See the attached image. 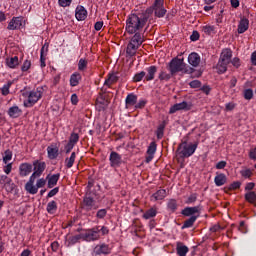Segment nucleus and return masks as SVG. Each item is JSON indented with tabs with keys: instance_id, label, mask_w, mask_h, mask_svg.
<instances>
[{
	"instance_id": "412c9836",
	"label": "nucleus",
	"mask_w": 256,
	"mask_h": 256,
	"mask_svg": "<svg viewBox=\"0 0 256 256\" xmlns=\"http://www.w3.org/2000/svg\"><path fill=\"white\" fill-rule=\"evenodd\" d=\"M216 187H223L227 183V176L223 173L217 174L214 178Z\"/></svg>"
},
{
	"instance_id": "f3484780",
	"label": "nucleus",
	"mask_w": 256,
	"mask_h": 256,
	"mask_svg": "<svg viewBox=\"0 0 256 256\" xmlns=\"http://www.w3.org/2000/svg\"><path fill=\"white\" fill-rule=\"evenodd\" d=\"M21 25H23V19L16 17L9 22L7 29H9V31H15V29H21Z\"/></svg>"
},
{
	"instance_id": "aec40b11",
	"label": "nucleus",
	"mask_w": 256,
	"mask_h": 256,
	"mask_svg": "<svg viewBox=\"0 0 256 256\" xmlns=\"http://www.w3.org/2000/svg\"><path fill=\"white\" fill-rule=\"evenodd\" d=\"M75 15L78 21H85L87 19V10L83 6H77Z\"/></svg>"
},
{
	"instance_id": "2f4dec72",
	"label": "nucleus",
	"mask_w": 256,
	"mask_h": 256,
	"mask_svg": "<svg viewBox=\"0 0 256 256\" xmlns=\"http://www.w3.org/2000/svg\"><path fill=\"white\" fill-rule=\"evenodd\" d=\"M167 195V191L165 190H158L156 193L152 195V197L155 199V201H161L165 199V196Z\"/></svg>"
},
{
	"instance_id": "b1692460",
	"label": "nucleus",
	"mask_w": 256,
	"mask_h": 256,
	"mask_svg": "<svg viewBox=\"0 0 256 256\" xmlns=\"http://www.w3.org/2000/svg\"><path fill=\"white\" fill-rule=\"evenodd\" d=\"M47 153L49 159H57V157H59V148L55 146H48Z\"/></svg>"
},
{
	"instance_id": "4be33fe9",
	"label": "nucleus",
	"mask_w": 256,
	"mask_h": 256,
	"mask_svg": "<svg viewBox=\"0 0 256 256\" xmlns=\"http://www.w3.org/2000/svg\"><path fill=\"white\" fill-rule=\"evenodd\" d=\"M146 71L145 81H153L155 79V73H157V66H150Z\"/></svg>"
},
{
	"instance_id": "864d4df0",
	"label": "nucleus",
	"mask_w": 256,
	"mask_h": 256,
	"mask_svg": "<svg viewBox=\"0 0 256 256\" xmlns=\"http://www.w3.org/2000/svg\"><path fill=\"white\" fill-rule=\"evenodd\" d=\"M12 157H13V153H11V151L7 150L5 152V156L3 157V162L7 163L8 161H11Z\"/></svg>"
},
{
	"instance_id": "393cba45",
	"label": "nucleus",
	"mask_w": 256,
	"mask_h": 256,
	"mask_svg": "<svg viewBox=\"0 0 256 256\" xmlns=\"http://www.w3.org/2000/svg\"><path fill=\"white\" fill-rule=\"evenodd\" d=\"M8 115L12 117V119H17V117L21 115V109H19V106H12L8 110Z\"/></svg>"
},
{
	"instance_id": "cd10ccee",
	"label": "nucleus",
	"mask_w": 256,
	"mask_h": 256,
	"mask_svg": "<svg viewBox=\"0 0 256 256\" xmlns=\"http://www.w3.org/2000/svg\"><path fill=\"white\" fill-rule=\"evenodd\" d=\"M177 255L179 256H187V253H189V248L181 243L177 244L176 247Z\"/></svg>"
},
{
	"instance_id": "338daca9",
	"label": "nucleus",
	"mask_w": 256,
	"mask_h": 256,
	"mask_svg": "<svg viewBox=\"0 0 256 256\" xmlns=\"http://www.w3.org/2000/svg\"><path fill=\"white\" fill-rule=\"evenodd\" d=\"M250 159L256 161V148L252 149L249 154Z\"/></svg>"
},
{
	"instance_id": "ddd939ff",
	"label": "nucleus",
	"mask_w": 256,
	"mask_h": 256,
	"mask_svg": "<svg viewBox=\"0 0 256 256\" xmlns=\"http://www.w3.org/2000/svg\"><path fill=\"white\" fill-rule=\"evenodd\" d=\"M191 110V104L183 101L181 103L174 104L170 110V115H173V113H177V111H189Z\"/></svg>"
},
{
	"instance_id": "052dcab7",
	"label": "nucleus",
	"mask_w": 256,
	"mask_h": 256,
	"mask_svg": "<svg viewBox=\"0 0 256 256\" xmlns=\"http://www.w3.org/2000/svg\"><path fill=\"white\" fill-rule=\"evenodd\" d=\"M196 201H197V194H192L188 197L186 203L191 204V203H195Z\"/></svg>"
},
{
	"instance_id": "bb28decb",
	"label": "nucleus",
	"mask_w": 256,
	"mask_h": 256,
	"mask_svg": "<svg viewBox=\"0 0 256 256\" xmlns=\"http://www.w3.org/2000/svg\"><path fill=\"white\" fill-rule=\"evenodd\" d=\"M197 219H199V217L190 216V218H188L186 221H184V223L182 225V229H189L190 227H193V225H195V221H197Z\"/></svg>"
},
{
	"instance_id": "2eb2a0df",
	"label": "nucleus",
	"mask_w": 256,
	"mask_h": 256,
	"mask_svg": "<svg viewBox=\"0 0 256 256\" xmlns=\"http://www.w3.org/2000/svg\"><path fill=\"white\" fill-rule=\"evenodd\" d=\"M33 171V165L30 163H22L19 166V175L20 177H27Z\"/></svg>"
},
{
	"instance_id": "5fc2aeb1",
	"label": "nucleus",
	"mask_w": 256,
	"mask_h": 256,
	"mask_svg": "<svg viewBox=\"0 0 256 256\" xmlns=\"http://www.w3.org/2000/svg\"><path fill=\"white\" fill-rule=\"evenodd\" d=\"M168 209H170V211H175L177 209V201L170 200L168 202Z\"/></svg>"
},
{
	"instance_id": "6e6d98bb",
	"label": "nucleus",
	"mask_w": 256,
	"mask_h": 256,
	"mask_svg": "<svg viewBox=\"0 0 256 256\" xmlns=\"http://www.w3.org/2000/svg\"><path fill=\"white\" fill-rule=\"evenodd\" d=\"M190 87L192 89H199V87H201V81L199 80H194L190 82Z\"/></svg>"
},
{
	"instance_id": "8fccbe9b",
	"label": "nucleus",
	"mask_w": 256,
	"mask_h": 256,
	"mask_svg": "<svg viewBox=\"0 0 256 256\" xmlns=\"http://www.w3.org/2000/svg\"><path fill=\"white\" fill-rule=\"evenodd\" d=\"M106 216H107V209H100L96 213V217L98 219H105Z\"/></svg>"
},
{
	"instance_id": "4468645a",
	"label": "nucleus",
	"mask_w": 256,
	"mask_h": 256,
	"mask_svg": "<svg viewBox=\"0 0 256 256\" xmlns=\"http://www.w3.org/2000/svg\"><path fill=\"white\" fill-rule=\"evenodd\" d=\"M109 253H111V249L107 244H99L93 250V255H109Z\"/></svg>"
},
{
	"instance_id": "a878e982",
	"label": "nucleus",
	"mask_w": 256,
	"mask_h": 256,
	"mask_svg": "<svg viewBox=\"0 0 256 256\" xmlns=\"http://www.w3.org/2000/svg\"><path fill=\"white\" fill-rule=\"evenodd\" d=\"M60 174H53L52 176H47L48 179V188L53 189L55 185H57V181H59Z\"/></svg>"
},
{
	"instance_id": "9d476101",
	"label": "nucleus",
	"mask_w": 256,
	"mask_h": 256,
	"mask_svg": "<svg viewBox=\"0 0 256 256\" xmlns=\"http://www.w3.org/2000/svg\"><path fill=\"white\" fill-rule=\"evenodd\" d=\"M202 209L203 207H201V205L186 207L182 210L181 213L184 215V217H200Z\"/></svg>"
},
{
	"instance_id": "3c124183",
	"label": "nucleus",
	"mask_w": 256,
	"mask_h": 256,
	"mask_svg": "<svg viewBox=\"0 0 256 256\" xmlns=\"http://www.w3.org/2000/svg\"><path fill=\"white\" fill-rule=\"evenodd\" d=\"M240 174L242 175V177H245V179H249V177L253 175V172L251 171V169H245L240 171Z\"/></svg>"
},
{
	"instance_id": "680f3d73",
	"label": "nucleus",
	"mask_w": 256,
	"mask_h": 256,
	"mask_svg": "<svg viewBox=\"0 0 256 256\" xmlns=\"http://www.w3.org/2000/svg\"><path fill=\"white\" fill-rule=\"evenodd\" d=\"M10 87H11V83L5 84L2 87V95H7L9 93Z\"/></svg>"
},
{
	"instance_id": "9b49d317",
	"label": "nucleus",
	"mask_w": 256,
	"mask_h": 256,
	"mask_svg": "<svg viewBox=\"0 0 256 256\" xmlns=\"http://www.w3.org/2000/svg\"><path fill=\"white\" fill-rule=\"evenodd\" d=\"M109 161H110V167H112V169H117L121 165H123V157L121 156V154L115 151H112L110 153Z\"/></svg>"
},
{
	"instance_id": "7ed1b4c3",
	"label": "nucleus",
	"mask_w": 256,
	"mask_h": 256,
	"mask_svg": "<svg viewBox=\"0 0 256 256\" xmlns=\"http://www.w3.org/2000/svg\"><path fill=\"white\" fill-rule=\"evenodd\" d=\"M168 71H170V74L173 76V75H177V73L181 71H184V73H193L195 69L191 67L185 68V62L183 58L182 59L174 58L168 64Z\"/></svg>"
},
{
	"instance_id": "c756f323",
	"label": "nucleus",
	"mask_w": 256,
	"mask_h": 256,
	"mask_svg": "<svg viewBox=\"0 0 256 256\" xmlns=\"http://www.w3.org/2000/svg\"><path fill=\"white\" fill-rule=\"evenodd\" d=\"M137 103V95L135 94H128L126 97V106L133 107Z\"/></svg>"
},
{
	"instance_id": "0eeeda50",
	"label": "nucleus",
	"mask_w": 256,
	"mask_h": 256,
	"mask_svg": "<svg viewBox=\"0 0 256 256\" xmlns=\"http://www.w3.org/2000/svg\"><path fill=\"white\" fill-rule=\"evenodd\" d=\"M43 95V88L39 87L36 90H33L28 95V101L24 102L25 107H33L37 101L41 99Z\"/></svg>"
},
{
	"instance_id": "a211bd4d",
	"label": "nucleus",
	"mask_w": 256,
	"mask_h": 256,
	"mask_svg": "<svg viewBox=\"0 0 256 256\" xmlns=\"http://www.w3.org/2000/svg\"><path fill=\"white\" fill-rule=\"evenodd\" d=\"M33 167H34V173H36V175H39L41 177V175H43V171H45L47 167V164H45V162L35 160L33 162Z\"/></svg>"
},
{
	"instance_id": "a18cd8bd",
	"label": "nucleus",
	"mask_w": 256,
	"mask_h": 256,
	"mask_svg": "<svg viewBox=\"0 0 256 256\" xmlns=\"http://www.w3.org/2000/svg\"><path fill=\"white\" fill-rule=\"evenodd\" d=\"M158 79H160V81H169V79H171V74H167L166 72L161 71Z\"/></svg>"
},
{
	"instance_id": "37998d69",
	"label": "nucleus",
	"mask_w": 256,
	"mask_h": 256,
	"mask_svg": "<svg viewBox=\"0 0 256 256\" xmlns=\"http://www.w3.org/2000/svg\"><path fill=\"white\" fill-rule=\"evenodd\" d=\"M145 75H146L145 71H141V72L135 74L133 81L135 83H139V81H143Z\"/></svg>"
},
{
	"instance_id": "e2e57ef3",
	"label": "nucleus",
	"mask_w": 256,
	"mask_h": 256,
	"mask_svg": "<svg viewBox=\"0 0 256 256\" xmlns=\"http://www.w3.org/2000/svg\"><path fill=\"white\" fill-rule=\"evenodd\" d=\"M191 41H199V32L193 31L190 36Z\"/></svg>"
},
{
	"instance_id": "6ab92c4d",
	"label": "nucleus",
	"mask_w": 256,
	"mask_h": 256,
	"mask_svg": "<svg viewBox=\"0 0 256 256\" xmlns=\"http://www.w3.org/2000/svg\"><path fill=\"white\" fill-rule=\"evenodd\" d=\"M188 63L192 65V67H199V63H201V56L196 52H192L188 56Z\"/></svg>"
},
{
	"instance_id": "79ce46f5",
	"label": "nucleus",
	"mask_w": 256,
	"mask_h": 256,
	"mask_svg": "<svg viewBox=\"0 0 256 256\" xmlns=\"http://www.w3.org/2000/svg\"><path fill=\"white\" fill-rule=\"evenodd\" d=\"M157 151V144L155 142H151L148 150H147V154L148 155H155V152Z\"/></svg>"
},
{
	"instance_id": "423d86ee",
	"label": "nucleus",
	"mask_w": 256,
	"mask_h": 256,
	"mask_svg": "<svg viewBox=\"0 0 256 256\" xmlns=\"http://www.w3.org/2000/svg\"><path fill=\"white\" fill-rule=\"evenodd\" d=\"M165 0H155L152 7L148 8L151 9V15H153V12L155 14V17L161 18L165 17L167 13V9H165L164 6Z\"/></svg>"
},
{
	"instance_id": "473e14b6",
	"label": "nucleus",
	"mask_w": 256,
	"mask_h": 256,
	"mask_svg": "<svg viewBox=\"0 0 256 256\" xmlns=\"http://www.w3.org/2000/svg\"><path fill=\"white\" fill-rule=\"evenodd\" d=\"M245 199L248 201V203H252V205H255L256 202V193L255 192H248L245 194Z\"/></svg>"
},
{
	"instance_id": "72a5a7b5",
	"label": "nucleus",
	"mask_w": 256,
	"mask_h": 256,
	"mask_svg": "<svg viewBox=\"0 0 256 256\" xmlns=\"http://www.w3.org/2000/svg\"><path fill=\"white\" fill-rule=\"evenodd\" d=\"M155 215H157V210H155L154 208H150L143 214V218L152 219V217H155Z\"/></svg>"
},
{
	"instance_id": "49530a36",
	"label": "nucleus",
	"mask_w": 256,
	"mask_h": 256,
	"mask_svg": "<svg viewBox=\"0 0 256 256\" xmlns=\"http://www.w3.org/2000/svg\"><path fill=\"white\" fill-rule=\"evenodd\" d=\"M7 193H13L15 189V183H13V180L11 182H8L7 184L4 185Z\"/></svg>"
},
{
	"instance_id": "ea45409f",
	"label": "nucleus",
	"mask_w": 256,
	"mask_h": 256,
	"mask_svg": "<svg viewBox=\"0 0 256 256\" xmlns=\"http://www.w3.org/2000/svg\"><path fill=\"white\" fill-rule=\"evenodd\" d=\"M243 96H244V99H246L247 101H251V99H253V89L251 88L245 89L243 91Z\"/></svg>"
},
{
	"instance_id": "4d7b16f0",
	"label": "nucleus",
	"mask_w": 256,
	"mask_h": 256,
	"mask_svg": "<svg viewBox=\"0 0 256 256\" xmlns=\"http://www.w3.org/2000/svg\"><path fill=\"white\" fill-rule=\"evenodd\" d=\"M240 187H241V182L236 181V182H233L232 184H230L229 190L234 191L235 189H239Z\"/></svg>"
},
{
	"instance_id": "69168bd1",
	"label": "nucleus",
	"mask_w": 256,
	"mask_h": 256,
	"mask_svg": "<svg viewBox=\"0 0 256 256\" xmlns=\"http://www.w3.org/2000/svg\"><path fill=\"white\" fill-rule=\"evenodd\" d=\"M95 31H101L103 29V21H98L94 25Z\"/></svg>"
},
{
	"instance_id": "c9c22d12",
	"label": "nucleus",
	"mask_w": 256,
	"mask_h": 256,
	"mask_svg": "<svg viewBox=\"0 0 256 256\" xmlns=\"http://www.w3.org/2000/svg\"><path fill=\"white\" fill-rule=\"evenodd\" d=\"M164 131H165V123H162L158 126L156 130L157 139H163Z\"/></svg>"
},
{
	"instance_id": "c03bdc74",
	"label": "nucleus",
	"mask_w": 256,
	"mask_h": 256,
	"mask_svg": "<svg viewBox=\"0 0 256 256\" xmlns=\"http://www.w3.org/2000/svg\"><path fill=\"white\" fill-rule=\"evenodd\" d=\"M79 71H85L87 69V60L81 58L78 62Z\"/></svg>"
},
{
	"instance_id": "13d9d810",
	"label": "nucleus",
	"mask_w": 256,
	"mask_h": 256,
	"mask_svg": "<svg viewBox=\"0 0 256 256\" xmlns=\"http://www.w3.org/2000/svg\"><path fill=\"white\" fill-rule=\"evenodd\" d=\"M45 183H47V182L43 178H41L37 181V183H36L37 192L39 191V189H41V187H45Z\"/></svg>"
},
{
	"instance_id": "0e129e2a",
	"label": "nucleus",
	"mask_w": 256,
	"mask_h": 256,
	"mask_svg": "<svg viewBox=\"0 0 256 256\" xmlns=\"http://www.w3.org/2000/svg\"><path fill=\"white\" fill-rule=\"evenodd\" d=\"M59 193V187L53 188L49 193L48 197H55L56 194Z\"/></svg>"
},
{
	"instance_id": "f8f14e48",
	"label": "nucleus",
	"mask_w": 256,
	"mask_h": 256,
	"mask_svg": "<svg viewBox=\"0 0 256 256\" xmlns=\"http://www.w3.org/2000/svg\"><path fill=\"white\" fill-rule=\"evenodd\" d=\"M37 177H40L39 174L33 172V174L30 176L29 181L25 185V189L28 193H30V195H36V193H37V188L34 185Z\"/></svg>"
},
{
	"instance_id": "f704fd0d",
	"label": "nucleus",
	"mask_w": 256,
	"mask_h": 256,
	"mask_svg": "<svg viewBox=\"0 0 256 256\" xmlns=\"http://www.w3.org/2000/svg\"><path fill=\"white\" fill-rule=\"evenodd\" d=\"M75 157V152H72L70 158H66L65 163L68 169H71V167H73V163H75Z\"/></svg>"
},
{
	"instance_id": "bf43d9fd",
	"label": "nucleus",
	"mask_w": 256,
	"mask_h": 256,
	"mask_svg": "<svg viewBox=\"0 0 256 256\" xmlns=\"http://www.w3.org/2000/svg\"><path fill=\"white\" fill-rule=\"evenodd\" d=\"M72 0H58L60 7H69Z\"/></svg>"
},
{
	"instance_id": "f03ea898",
	"label": "nucleus",
	"mask_w": 256,
	"mask_h": 256,
	"mask_svg": "<svg viewBox=\"0 0 256 256\" xmlns=\"http://www.w3.org/2000/svg\"><path fill=\"white\" fill-rule=\"evenodd\" d=\"M197 143H190L189 144V136H185L182 139V142L179 144L177 153L180 155L182 159H185L187 157H191L195 151H197Z\"/></svg>"
},
{
	"instance_id": "774afa93",
	"label": "nucleus",
	"mask_w": 256,
	"mask_h": 256,
	"mask_svg": "<svg viewBox=\"0 0 256 256\" xmlns=\"http://www.w3.org/2000/svg\"><path fill=\"white\" fill-rule=\"evenodd\" d=\"M251 63L256 66V51L251 55Z\"/></svg>"
},
{
	"instance_id": "20e7f679",
	"label": "nucleus",
	"mask_w": 256,
	"mask_h": 256,
	"mask_svg": "<svg viewBox=\"0 0 256 256\" xmlns=\"http://www.w3.org/2000/svg\"><path fill=\"white\" fill-rule=\"evenodd\" d=\"M143 37L141 33L135 32L133 37L131 38L129 44L126 48V56L127 57H135L137 55V49H139L140 45H143Z\"/></svg>"
},
{
	"instance_id": "58836bf2",
	"label": "nucleus",
	"mask_w": 256,
	"mask_h": 256,
	"mask_svg": "<svg viewBox=\"0 0 256 256\" xmlns=\"http://www.w3.org/2000/svg\"><path fill=\"white\" fill-rule=\"evenodd\" d=\"M202 31L206 35H213L215 34V26H210V25L203 26Z\"/></svg>"
},
{
	"instance_id": "dca6fc26",
	"label": "nucleus",
	"mask_w": 256,
	"mask_h": 256,
	"mask_svg": "<svg viewBox=\"0 0 256 256\" xmlns=\"http://www.w3.org/2000/svg\"><path fill=\"white\" fill-rule=\"evenodd\" d=\"M107 107H109V100H107V98H105V96H100L99 98H97L96 109L98 111H105V109H107Z\"/></svg>"
},
{
	"instance_id": "39448f33",
	"label": "nucleus",
	"mask_w": 256,
	"mask_h": 256,
	"mask_svg": "<svg viewBox=\"0 0 256 256\" xmlns=\"http://www.w3.org/2000/svg\"><path fill=\"white\" fill-rule=\"evenodd\" d=\"M233 57V52L231 49H224L220 55V59L216 66L218 73H225L227 71V65L231 63V58Z\"/></svg>"
},
{
	"instance_id": "09e8293b",
	"label": "nucleus",
	"mask_w": 256,
	"mask_h": 256,
	"mask_svg": "<svg viewBox=\"0 0 256 256\" xmlns=\"http://www.w3.org/2000/svg\"><path fill=\"white\" fill-rule=\"evenodd\" d=\"M8 183H11V178H9L7 175H1L0 176V185H7Z\"/></svg>"
},
{
	"instance_id": "603ef678",
	"label": "nucleus",
	"mask_w": 256,
	"mask_h": 256,
	"mask_svg": "<svg viewBox=\"0 0 256 256\" xmlns=\"http://www.w3.org/2000/svg\"><path fill=\"white\" fill-rule=\"evenodd\" d=\"M29 69H31V62L29 60H25L21 67V71L25 72L29 71Z\"/></svg>"
},
{
	"instance_id": "7c9ffc66",
	"label": "nucleus",
	"mask_w": 256,
	"mask_h": 256,
	"mask_svg": "<svg viewBox=\"0 0 256 256\" xmlns=\"http://www.w3.org/2000/svg\"><path fill=\"white\" fill-rule=\"evenodd\" d=\"M79 81H81V74L74 73L70 77V85L71 87H77L79 85Z\"/></svg>"
},
{
	"instance_id": "f257e3e1",
	"label": "nucleus",
	"mask_w": 256,
	"mask_h": 256,
	"mask_svg": "<svg viewBox=\"0 0 256 256\" xmlns=\"http://www.w3.org/2000/svg\"><path fill=\"white\" fill-rule=\"evenodd\" d=\"M151 13V9H146V11L142 13L140 17L137 14H131L126 21L127 33L133 35L137 33V31H141V29H143V27H145L147 24V21H149Z\"/></svg>"
},
{
	"instance_id": "1a4fd4ad",
	"label": "nucleus",
	"mask_w": 256,
	"mask_h": 256,
	"mask_svg": "<svg viewBox=\"0 0 256 256\" xmlns=\"http://www.w3.org/2000/svg\"><path fill=\"white\" fill-rule=\"evenodd\" d=\"M100 237L99 226L89 229L86 233L82 234V239H84V241H97Z\"/></svg>"
},
{
	"instance_id": "c85d7f7f",
	"label": "nucleus",
	"mask_w": 256,
	"mask_h": 256,
	"mask_svg": "<svg viewBox=\"0 0 256 256\" xmlns=\"http://www.w3.org/2000/svg\"><path fill=\"white\" fill-rule=\"evenodd\" d=\"M6 65H8V67H10V69H15V67H17V65H19V57L14 56L12 58L6 59Z\"/></svg>"
},
{
	"instance_id": "5701e85b",
	"label": "nucleus",
	"mask_w": 256,
	"mask_h": 256,
	"mask_svg": "<svg viewBox=\"0 0 256 256\" xmlns=\"http://www.w3.org/2000/svg\"><path fill=\"white\" fill-rule=\"evenodd\" d=\"M247 29H249V19L242 18L238 25V33L239 34L245 33Z\"/></svg>"
},
{
	"instance_id": "a19ab883",
	"label": "nucleus",
	"mask_w": 256,
	"mask_h": 256,
	"mask_svg": "<svg viewBox=\"0 0 256 256\" xmlns=\"http://www.w3.org/2000/svg\"><path fill=\"white\" fill-rule=\"evenodd\" d=\"M117 76L115 74H111L108 79L104 82V85H107L108 87L110 85H113V83H116Z\"/></svg>"
},
{
	"instance_id": "e433bc0d",
	"label": "nucleus",
	"mask_w": 256,
	"mask_h": 256,
	"mask_svg": "<svg viewBox=\"0 0 256 256\" xmlns=\"http://www.w3.org/2000/svg\"><path fill=\"white\" fill-rule=\"evenodd\" d=\"M56 211H57V202L55 201L49 202L47 205V212L53 214Z\"/></svg>"
},
{
	"instance_id": "4c0bfd02",
	"label": "nucleus",
	"mask_w": 256,
	"mask_h": 256,
	"mask_svg": "<svg viewBox=\"0 0 256 256\" xmlns=\"http://www.w3.org/2000/svg\"><path fill=\"white\" fill-rule=\"evenodd\" d=\"M79 239H83V234L71 236L70 238H68V245H75V243L79 242Z\"/></svg>"
},
{
	"instance_id": "6e6552de",
	"label": "nucleus",
	"mask_w": 256,
	"mask_h": 256,
	"mask_svg": "<svg viewBox=\"0 0 256 256\" xmlns=\"http://www.w3.org/2000/svg\"><path fill=\"white\" fill-rule=\"evenodd\" d=\"M82 209L84 211H95L99 209V206L95 204V198L91 195V192H87L83 199Z\"/></svg>"
},
{
	"instance_id": "de8ad7c7",
	"label": "nucleus",
	"mask_w": 256,
	"mask_h": 256,
	"mask_svg": "<svg viewBox=\"0 0 256 256\" xmlns=\"http://www.w3.org/2000/svg\"><path fill=\"white\" fill-rule=\"evenodd\" d=\"M79 141V134L72 133L69 138V143H72V145H75Z\"/></svg>"
}]
</instances>
